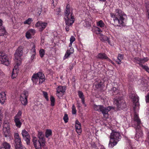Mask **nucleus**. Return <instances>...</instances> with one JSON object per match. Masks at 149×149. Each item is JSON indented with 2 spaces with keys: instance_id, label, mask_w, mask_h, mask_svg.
I'll list each match as a JSON object with an SVG mask.
<instances>
[{
  "instance_id": "f257e3e1",
  "label": "nucleus",
  "mask_w": 149,
  "mask_h": 149,
  "mask_svg": "<svg viewBox=\"0 0 149 149\" xmlns=\"http://www.w3.org/2000/svg\"><path fill=\"white\" fill-rule=\"evenodd\" d=\"M115 13H110V16L113 18L115 25L117 26H121L124 24V21L127 17L126 15L122 10L119 8H116Z\"/></svg>"
},
{
  "instance_id": "f03ea898",
  "label": "nucleus",
  "mask_w": 149,
  "mask_h": 149,
  "mask_svg": "<svg viewBox=\"0 0 149 149\" xmlns=\"http://www.w3.org/2000/svg\"><path fill=\"white\" fill-rule=\"evenodd\" d=\"M141 121L140 119L136 112L134 113L133 120L132 122V125L135 129L136 133L135 139L137 141H138L139 139L141 138L143 135L142 131L140 129Z\"/></svg>"
},
{
  "instance_id": "7ed1b4c3",
  "label": "nucleus",
  "mask_w": 149,
  "mask_h": 149,
  "mask_svg": "<svg viewBox=\"0 0 149 149\" xmlns=\"http://www.w3.org/2000/svg\"><path fill=\"white\" fill-rule=\"evenodd\" d=\"M122 138L121 134L119 132L116 130H112L110 136V140L109 144V147L113 148L120 140Z\"/></svg>"
},
{
  "instance_id": "20e7f679",
  "label": "nucleus",
  "mask_w": 149,
  "mask_h": 149,
  "mask_svg": "<svg viewBox=\"0 0 149 149\" xmlns=\"http://www.w3.org/2000/svg\"><path fill=\"white\" fill-rule=\"evenodd\" d=\"M72 13L71 14L64 15L65 24L66 25L65 30L68 31L69 30V27L72 25L74 21V16L72 15Z\"/></svg>"
},
{
  "instance_id": "39448f33",
  "label": "nucleus",
  "mask_w": 149,
  "mask_h": 149,
  "mask_svg": "<svg viewBox=\"0 0 149 149\" xmlns=\"http://www.w3.org/2000/svg\"><path fill=\"white\" fill-rule=\"evenodd\" d=\"M93 108L95 111L101 112L104 116H106V118L108 117V113L111 109L109 107H104L102 105H97L95 104L94 105Z\"/></svg>"
},
{
  "instance_id": "423d86ee",
  "label": "nucleus",
  "mask_w": 149,
  "mask_h": 149,
  "mask_svg": "<svg viewBox=\"0 0 149 149\" xmlns=\"http://www.w3.org/2000/svg\"><path fill=\"white\" fill-rule=\"evenodd\" d=\"M45 77L44 74L41 72H39L37 74H33L31 79L33 82H36L39 80V84H41L45 81Z\"/></svg>"
},
{
  "instance_id": "0eeeda50",
  "label": "nucleus",
  "mask_w": 149,
  "mask_h": 149,
  "mask_svg": "<svg viewBox=\"0 0 149 149\" xmlns=\"http://www.w3.org/2000/svg\"><path fill=\"white\" fill-rule=\"evenodd\" d=\"M28 96V92L27 91H24L20 97V100L22 104L24 105H26L28 103L27 98Z\"/></svg>"
},
{
  "instance_id": "6e6552de",
  "label": "nucleus",
  "mask_w": 149,
  "mask_h": 149,
  "mask_svg": "<svg viewBox=\"0 0 149 149\" xmlns=\"http://www.w3.org/2000/svg\"><path fill=\"white\" fill-rule=\"evenodd\" d=\"M0 61L5 65H8L9 64L8 56L2 52H0Z\"/></svg>"
},
{
  "instance_id": "1a4fd4ad",
  "label": "nucleus",
  "mask_w": 149,
  "mask_h": 149,
  "mask_svg": "<svg viewBox=\"0 0 149 149\" xmlns=\"http://www.w3.org/2000/svg\"><path fill=\"white\" fill-rule=\"evenodd\" d=\"M38 136L39 139L38 140V144L42 146H44L45 145V140L44 137V135L43 132L41 131L38 132Z\"/></svg>"
},
{
  "instance_id": "9d476101",
  "label": "nucleus",
  "mask_w": 149,
  "mask_h": 149,
  "mask_svg": "<svg viewBox=\"0 0 149 149\" xmlns=\"http://www.w3.org/2000/svg\"><path fill=\"white\" fill-rule=\"evenodd\" d=\"M23 49L22 47H19L16 50L14 54L15 57V61L21 60L20 57L23 54Z\"/></svg>"
},
{
  "instance_id": "9b49d317",
  "label": "nucleus",
  "mask_w": 149,
  "mask_h": 149,
  "mask_svg": "<svg viewBox=\"0 0 149 149\" xmlns=\"http://www.w3.org/2000/svg\"><path fill=\"white\" fill-rule=\"evenodd\" d=\"M148 58L147 57L143 58H140L139 57H135L134 58V61L136 63L142 67L143 64L147 62L148 61Z\"/></svg>"
},
{
  "instance_id": "f8f14e48",
  "label": "nucleus",
  "mask_w": 149,
  "mask_h": 149,
  "mask_svg": "<svg viewBox=\"0 0 149 149\" xmlns=\"http://www.w3.org/2000/svg\"><path fill=\"white\" fill-rule=\"evenodd\" d=\"M47 25V24L46 22L38 21L36 24L35 26L36 27H39V30L42 31L46 27Z\"/></svg>"
},
{
  "instance_id": "ddd939ff",
  "label": "nucleus",
  "mask_w": 149,
  "mask_h": 149,
  "mask_svg": "<svg viewBox=\"0 0 149 149\" xmlns=\"http://www.w3.org/2000/svg\"><path fill=\"white\" fill-rule=\"evenodd\" d=\"M22 134L23 138L26 141L27 145L29 144L30 143V137L28 132L25 130H23L22 131Z\"/></svg>"
},
{
  "instance_id": "4468645a",
  "label": "nucleus",
  "mask_w": 149,
  "mask_h": 149,
  "mask_svg": "<svg viewBox=\"0 0 149 149\" xmlns=\"http://www.w3.org/2000/svg\"><path fill=\"white\" fill-rule=\"evenodd\" d=\"M125 101L122 99L121 98H118L117 99L114 100V103L116 105L117 107L119 108H120L123 107L124 105H125Z\"/></svg>"
},
{
  "instance_id": "2eb2a0df",
  "label": "nucleus",
  "mask_w": 149,
  "mask_h": 149,
  "mask_svg": "<svg viewBox=\"0 0 149 149\" xmlns=\"http://www.w3.org/2000/svg\"><path fill=\"white\" fill-rule=\"evenodd\" d=\"M97 58L102 60L106 59L109 61H111V60L104 53H99L97 56Z\"/></svg>"
},
{
  "instance_id": "dca6fc26",
  "label": "nucleus",
  "mask_w": 149,
  "mask_h": 149,
  "mask_svg": "<svg viewBox=\"0 0 149 149\" xmlns=\"http://www.w3.org/2000/svg\"><path fill=\"white\" fill-rule=\"evenodd\" d=\"M33 142L34 146L36 149H41V147H42L41 144H38V141H37V139L36 137H33L32 139Z\"/></svg>"
},
{
  "instance_id": "f3484780",
  "label": "nucleus",
  "mask_w": 149,
  "mask_h": 149,
  "mask_svg": "<svg viewBox=\"0 0 149 149\" xmlns=\"http://www.w3.org/2000/svg\"><path fill=\"white\" fill-rule=\"evenodd\" d=\"M66 90V87L65 86H59L56 88V92L58 94L61 93L63 95V93L65 92Z\"/></svg>"
},
{
  "instance_id": "a211bd4d",
  "label": "nucleus",
  "mask_w": 149,
  "mask_h": 149,
  "mask_svg": "<svg viewBox=\"0 0 149 149\" xmlns=\"http://www.w3.org/2000/svg\"><path fill=\"white\" fill-rule=\"evenodd\" d=\"M74 52V49L73 48H71L70 49L67 50L63 57V59H65L68 58Z\"/></svg>"
},
{
  "instance_id": "6ab92c4d",
  "label": "nucleus",
  "mask_w": 149,
  "mask_h": 149,
  "mask_svg": "<svg viewBox=\"0 0 149 149\" xmlns=\"http://www.w3.org/2000/svg\"><path fill=\"white\" fill-rule=\"evenodd\" d=\"M15 141V149H26L23 146L21 143V141Z\"/></svg>"
},
{
  "instance_id": "aec40b11",
  "label": "nucleus",
  "mask_w": 149,
  "mask_h": 149,
  "mask_svg": "<svg viewBox=\"0 0 149 149\" xmlns=\"http://www.w3.org/2000/svg\"><path fill=\"white\" fill-rule=\"evenodd\" d=\"M1 146L0 147V149H10L11 147L10 144L6 141L2 143Z\"/></svg>"
},
{
  "instance_id": "412c9836",
  "label": "nucleus",
  "mask_w": 149,
  "mask_h": 149,
  "mask_svg": "<svg viewBox=\"0 0 149 149\" xmlns=\"http://www.w3.org/2000/svg\"><path fill=\"white\" fill-rule=\"evenodd\" d=\"M81 124L78 121H76L75 127L77 132L78 133H80L81 131Z\"/></svg>"
},
{
  "instance_id": "4be33fe9",
  "label": "nucleus",
  "mask_w": 149,
  "mask_h": 149,
  "mask_svg": "<svg viewBox=\"0 0 149 149\" xmlns=\"http://www.w3.org/2000/svg\"><path fill=\"white\" fill-rule=\"evenodd\" d=\"M3 21L0 19V36L3 35L6 32L4 27L2 26Z\"/></svg>"
},
{
  "instance_id": "5701e85b",
  "label": "nucleus",
  "mask_w": 149,
  "mask_h": 149,
  "mask_svg": "<svg viewBox=\"0 0 149 149\" xmlns=\"http://www.w3.org/2000/svg\"><path fill=\"white\" fill-rule=\"evenodd\" d=\"M78 95L79 97L81 99L82 104H84L85 106H86L85 103V98L83 92L80 91H78Z\"/></svg>"
},
{
  "instance_id": "b1692460",
  "label": "nucleus",
  "mask_w": 149,
  "mask_h": 149,
  "mask_svg": "<svg viewBox=\"0 0 149 149\" xmlns=\"http://www.w3.org/2000/svg\"><path fill=\"white\" fill-rule=\"evenodd\" d=\"M6 100V94L5 93H0V103L3 104Z\"/></svg>"
},
{
  "instance_id": "393cba45",
  "label": "nucleus",
  "mask_w": 149,
  "mask_h": 149,
  "mask_svg": "<svg viewBox=\"0 0 149 149\" xmlns=\"http://www.w3.org/2000/svg\"><path fill=\"white\" fill-rule=\"evenodd\" d=\"M20 118H14L15 124L17 127L20 128L22 125V123L20 120Z\"/></svg>"
},
{
  "instance_id": "a878e982",
  "label": "nucleus",
  "mask_w": 149,
  "mask_h": 149,
  "mask_svg": "<svg viewBox=\"0 0 149 149\" xmlns=\"http://www.w3.org/2000/svg\"><path fill=\"white\" fill-rule=\"evenodd\" d=\"M16 63V65H15L14 66V68L13 69H14V70H15V72H17V70H18V67L20 65V63H21V61H15Z\"/></svg>"
},
{
  "instance_id": "bb28decb",
  "label": "nucleus",
  "mask_w": 149,
  "mask_h": 149,
  "mask_svg": "<svg viewBox=\"0 0 149 149\" xmlns=\"http://www.w3.org/2000/svg\"><path fill=\"white\" fill-rule=\"evenodd\" d=\"M3 127L4 129H5L7 132L9 131L10 127L8 123H4L3 124Z\"/></svg>"
},
{
  "instance_id": "cd10ccee",
  "label": "nucleus",
  "mask_w": 149,
  "mask_h": 149,
  "mask_svg": "<svg viewBox=\"0 0 149 149\" xmlns=\"http://www.w3.org/2000/svg\"><path fill=\"white\" fill-rule=\"evenodd\" d=\"M123 58L122 55L121 54H119L118 57V58L116 60V62L119 64H120L121 63V61Z\"/></svg>"
},
{
  "instance_id": "c85d7f7f",
  "label": "nucleus",
  "mask_w": 149,
  "mask_h": 149,
  "mask_svg": "<svg viewBox=\"0 0 149 149\" xmlns=\"http://www.w3.org/2000/svg\"><path fill=\"white\" fill-rule=\"evenodd\" d=\"M145 6L146 10V17L148 19H149V3H146Z\"/></svg>"
},
{
  "instance_id": "c756f323",
  "label": "nucleus",
  "mask_w": 149,
  "mask_h": 149,
  "mask_svg": "<svg viewBox=\"0 0 149 149\" xmlns=\"http://www.w3.org/2000/svg\"><path fill=\"white\" fill-rule=\"evenodd\" d=\"M96 25L97 26H99L101 28L104 27L105 26V24L102 20H100L98 22H97Z\"/></svg>"
},
{
  "instance_id": "7c9ffc66",
  "label": "nucleus",
  "mask_w": 149,
  "mask_h": 149,
  "mask_svg": "<svg viewBox=\"0 0 149 149\" xmlns=\"http://www.w3.org/2000/svg\"><path fill=\"white\" fill-rule=\"evenodd\" d=\"M14 137L15 138V142L16 141L18 142H18L21 141V139L18 133H15Z\"/></svg>"
},
{
  "instance_id": "2f4dec72",
  "label": "nucleus",
  "mask_w": 149,
  "mask_h": 149,
  "mask_svg": "<svg viewBox=\"0 0 149 149\" xmlns=\"http://www.w3.org/2000/svg\"><path fill=\"white\" fill-rule=\"evenodd\" d=\"M52 134V131L50 130L47 129L45 132V136L47 138H48Z\"/></svg>"
},
{
  "instance_id": "473e14b6",
  "label": "nucleus",
  "mask_w": 149,
  "mask_h": 149,
  "mask_svg": "<svg viewBox=\"0 0 149 149\" xmlns=\"http://www.w3.org/2000/svg\"><path fill=\"white\" fill-rule=\"evenodd\" d=\"M33 21L32 18H29L27 19L25 21L24 23V24H30Z\"/></svg>"
},
{
  "instance_id": "72a5a7b5",
  "label": "nucleus",
  "mask_w": 149,
  "mask_h": 149,
  "mask_svg": "<svg viewBox=\"0 0 149 149\" xmlns=\"http://www.w3.org/2000/svg\"><path fill=\"white\" fill-rule=\"evenodd\" d=\"M111 91H112L113 94V95L117 94L118 93V90L115 87H113L112 88Z\"/></svg>"
},
{
  "instance_id": "f704fd0d",
  "label": "nucleus",
  "mask_w": 149,
  "mask_h": 149,
  "mask_svg": "<svg viewBox=\"0 0 149 149\" xmlns=\"http://www.w3.org/2000/svg\"><path fill=\"white\" fill-rule=\"evenodd\" d=\"M68 14H70V6L68 5L66 6V10L64 13V15Z\"/></svg>"
},
{
  "instance_id": "c9c22d12",
  "label": "nucleus",
  "mask_w": 149,
  "mask_h": 149,
  "mask_svg": "<svg viewBox=\"0 0 149 149\" xmlns=\"http://www.w3.org/2000/svg\"><path fill=\"white\" fill-rule=\"evenodd\" d=\"M132 98L134 102H138L139 100L138 97L134 94H133L132 95Z\"/></svg>"
},
{
  "instance_id": "e433bc0d",
  "label": "nucleus",
  "mask_w": 149,
  "mask_h": 149,
  "mask_svg": "<svg viewBox=\"0 0 149 149\" xmlns=\"http://www.w3.org/2000/svg\"><path fill=\"white\" fill-rule=\"evenodd\" d=\"M50 100L51 102V105L52 106H54V102L55 101L54 98V97L51 96L50 97Z\"/></svg>"
},
{
  "instance_id": "4c0bfd02",
  "label": "nucleus",
  "mask_w": 149,
  "mask_h": 149,
  "mask_svg": "<svg viewBox=\"0 0 149 149\" xmlns=\"http://www.w3.org/2000/svg\"><path fill=\"white\" fill-rule=\"evenodd\" d=\"M39 54L41 58H42L45 54V51L44 49H41L39 51Z\"/></svg>"
},
{
  "instance_id": "58836bf2",
  "label": "nucleus",
  "mask_w": 149,
  "mask_h": 149,
  "mask_svg": "<svg viewBox=\"0 0 149 149\" xmlns=\"http://www.w3.org/2000/svg\"><path fill=\"white\" fill-rule=\"evenodd\" d=\"M22 112L21 111H19L17 114L14 116V118H20V117L21 116Z\"/></svg>"
},
{
  "instance_id": "ea45409f",
  "label": "nucleus",
  "mask_w": 149,
  "mask_h": 149,
  "mask_svg": "<svg viewBox=\"0 0 149 149\" xmlns=\"http://www.w3.org/2000/svg\"><path fill=\"white\" fill-rule=\"evenodd\" d=\"M63 119L64 120L65 123H67L68 122V115L67 114L65 113L64 114Z\"/></svg>"
},
{
  "instance_id": "a19ab883",
  "label": "nucleus",
  "mask_w": 149,
  "mask_h": 149,
  "mask_svg": "<svg viewBox=\"0 0 149 149\" xmlns=\"http://www.w3.org/2000/svg\"><path fill=\"white\" fill-rule=\"evenodd\" d=\"M43 94V96L45 98V99L47 101L49 100V98L48 97V94L47 92L43 91H42Z\"/></svg>"
},
{
  "instance_id": "79ce46f5",
  "label": "nucleus",
  "mask_w": 149,
  "mask_h": 149,
  "mask_svg": "<svg viewBox=\"0 0 149 149\" xmlns=\"http://www.w3.org/2000/svg\"><path fill=\"white\" fill-rule=\"evenodd\" d=\"M75 38L73 36H72L70 39V45H72V43L75 40Z\"/></svg>"
},
{
  "instance_id": "37998d69",
  "label": "nucleus",
  "mask_w": 149,
  "mask_h": 149,
  "mask_svg": "<svg viewBox=\"0 0 149 149\" xmlns=\"http://www.w3.org/2000/svg\"><path fill=\"white\" fill-rule=\"evenodd\" d=\"M15 71H14V69H13V71L12 74L11 75V77L13 79H14L16 77V76H17V72H16V73H15Z\"/></svg>"
},
{
  "instance_id": "c03bdc74",
  "label": "nucleus",
  "mask_w": 149,
  "mask_h": 149,
  "mask_svg": "<svg viewBox=\"0 0 149 149\" xmlns=\"http://www.w3.org/2000/svg\"><path fill=\"white\" fill-rule=\"evenodd\" d=\"M84 25L85 27H88L91 26V24L89 22L86 21L84 23Z\"/></svg>"
},
{
  "instance_id": "a18cd8bd",
  "label": "nucleus",
  "mask_w": 149,
  "mask_h": 149,
  "mask_svg": "<svg viewBox=\"0 0 149 149\" xmlns=\"http://www.w3.org/2000/svg\"><path fill=\"white\" fill-rule=\"evenodd\" d=\"M72 113L73 114H76V110L74 105H73L72 107Z\"/></svg>"
},
{
  "instance_id": "49530a36",
  "label": "nucleus",
  "mask_w": 149,
  "mask_h": 149,
  "mask_svg": "<svg viewBox=\"0 0 149 149\" xmlns=\"http://www.w3.org/2000/svg\"><path fill=\"white\" fill-rule=\"evenodd\" d=\"M26 36L28 39H30L31 38V33L28 31L26 33Z\"/></svg>"
},
{
  "instance_id": "de8ad7c7",
  "label": "nucleus",
  "mask_w": 149,
  "mask_h": 149,
  "mask_svg": "<svg viewBox=\"0 0 149 149\" xmlns=\"http://www.w3.org/2000/svg\"><path fill=\"white\" fill-rule=\"evenodd\" d=\"M35 47V45L33 44V47L31 50V51L32 52V54H36Z\"/></svg>"
},
{
  "instance_id": "09e8293b",
  "label": "nucleus",
  "mask_w": 149,
  "mask_h": 149,
  "mask_svg": "<svg viewBox=\"0 0 149 149\" xmlns=\"http://www.w3.org/2000/svg\"><path fill=\"white\" fill-rule=\"evenodd\" d=\"M142 67L149 73V68L148 67L145 65H142Z\"/></svg>"
},
{
  "instance_id": "8fccbe9b",
  "label": "nucleus",
  "mask_w": 149,
  "mask_h": 149,
  "mask_svg": "<svg viewBox=\"0 0 149 149\" xmlns=\"http://www.w3.org/2000/svg\"><path fill=\"white\" fill-rule=\"evenodd\" d=\"M146 102H149V93H148L146 96Z\"/></svg>"
},
{
  "instance_id": "3c124183",
  "label": "nucleus",
  "mask_w": 149,
  "mask_h": 149,
  "mask_svg": "<svg viewBox=\"0 0 149 149\" xmlns=\"http://www.w3.org/2000/svg\"><path fill=\"white\" fill-rule=\"evenodd\" d=\"M28 31L31 33H32L33 34L35 33V31L34 29H30Z\"/></svg>"
},
{
  "instance_id": "603ef678",
  "label": "nucleus",
  "mask_w": 149,
  "mask_h": 149,
  "mask_svg": "<svg viewBox=\"0 0 149 149\" xmlns=\"http://www.w3.org/2000/svg\"><path fill=\"white\" fill-rule=\"evenodd\" d=\"M36 54H32V55L31 57V60L32 61H33V60L34 59Z\"/></svg>"
},
{
  "instance_id": "864d4df0",
  "label": "nucleus",
  "mask_w": 149,
  "mask_h": 149,
  "mask_svg": "<svg viewBox=\"0 0 149 149\" xmlns=\"http://www.w3.org/2000/svg\"><path fill=\"white\" fill-rule=\"evenodd\" d=\"M96 30L99 32V33H101L102 32V31L101 29L98 27H96Z\"/></svg>"
},
{
  "instance_id": "5fc2aeb1",
  "label": "nucleus",
  "mask_w": 149,
  "mask_h": 149,
  "mask_svg": "<svg viewBox=\"0 0 149 149\" xmlns=\"http://www.w3.org/2000/svg\"><path fill=\"white\" fill-rule=\"evenodd\" d=\"M109 38L107 36H104L103 37V40L104 41H107Z\"/></svg>"
},
{
  "instance_id": "6e6d98bb",
  "label": "nucleus",
  "mask_w": 149,
  "mask_h": 149,
  "mask_svg": "<svg viewBox=\"0 0 149 149\" xmlns=\"http://www.w3.org/2000/svg\"><path fill=\"white\" fill-rule=\"evenodd\" d=\"M42 10L41 8V9H40L39 10L38 12V16H40V14L42 12Z\"/></svg>"
},
{
  "instance_id": "4d7b16f0",
  "label": "nucleus",
  "mask_w": 149,
  "mask_h": 149,
  "mask_svg": "<svg viewBox=\"0 0 149 149\" xmlns=\"http://www.w3.org/2000/svg\"><path fill=\"white\" fill-rule=\"evenodd\" d=\"M92 147L96 148L97 147V146L96 145L95 143H93L92 145Z\"/></svg>"
},
{
  "instance_id": "13d9d810",
  "label": "nucleus",
  "mask_w": 149,
  "mask_h": 149,
  "mask_svg": "<svg viewBox=\"0 0 149 149\" xmlns=\"http://www.w3.org/2000/svg\"><path fill=\"white\" fill-rule=\"evenodd\" d=\"M95 86L97 88H100L101 87V85L100 84H98Z\"/></svg>"
},
{
  "instance_id": "bf43d9fd",
  "label": "nucleus",
  "mask_w": 149,
  "mask_h": 149,
  "mask_svg": "<svg viewBox=\"0 0 149 149\" xmlns=\"http://www.w3.org/2000/svg\"><path fill=\"white\" fill-rule=\"evenodd\" d=\"M107 41L108 42V43H109V44L110 45L111 42H110V40H109V39H108V40H107Z\"/></svg>"
},
{
  "instance_id": "052dcab7",
  "label": "nucleus",
  "mask_w": 149,
  "mask_h": 149,
  "mask_svg": "<svg viewBox=\"0 0 149 149\" xmlns=\"http://www.w3.org/2000/svg\"><path fill=\"white\" fill-rule=\"evenodd\" d=\"M110 62H111V63L113 64H114V63L111 60V61H110Z\"/></svg>"
},
{
  "instance_id": "680f3d73",
  "label": "nucleus",
  "mask_w": 149,
  "mask_h": 149,
  "mask_svg": "<svg viewBox=\"0 0 149 149\" xmlns=\"http://www.w3.org/2000/svg\"><path fill=\"white\" fill-rule=\"evenodd\" d=\"M58 12H61V10H60V9H59Z\"/></svg>"
},
{
  "instance_id": "e2e57ef3",
  "label": "nucleus",
  "mask_w": 149,
  "mask_h": 149,
  "mask_svg": "<svg viewBox=\"0 0 149 149\" xmlns=\"http://www.w3.org/2000/svg\"><path fill=\"white\" fill-rule=\"evenodd\" d=\"M71 46H72V45H70V43L69 45V47H71Z\"/></svg>"
},
{
  "instance_id": "0e129e2a",
  "label": "nucleus",
  "mask_w": 149,
  "mask_h": 149,
  "mask_svg": "<svg viewBox=\"0 0 149 149\" xmlns=\"http://www.w3.org/2000/svg\"><path fill=\"white\" fill-rule=\"evenodd\" d=\"M72 68H72H70V70H71Z\"/></svg>"
}]
</instances>
